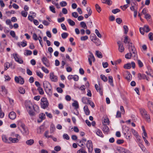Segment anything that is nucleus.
<instances>
[{
  "instance_id": "nucleus-2",
  "label": "nucleus",
  "mask_w": 153,
  "mask_h": 153,
  "mask_svg": "<svg viewBox=\"0 0 153 153\" xmlns=\"http://www.w3.org/2000/svg\"><path fill=\"white\" fill-rule=\"evenodd\" d=\"M10 135L11 137H9V140L12 143H17L21 139V136L19 134H16L14 132H11Z\"/></svg>"
},
{
  "instance_id": "nucleus-6",
  "label": "nucleus",
  "mask_w": 153,
  "mask_h": 153,
  "mask_svg": "<svg viewBox=\"0 0 153 153\" xmlns=\"http://www.w3.org/2000/svg\"><path fill=\"white\" fill-rule=\"evenodd\" d=\"M128 48L130 52H132L134 54V56L135 57L137 56L136 49L134 45L131 42H128Z\"/></svg>"
},
{
  "instance_id": "nucleus-52",
  "label": "nucleus",
  "mask_w": 153,
  "mask_h": 153,
  "mask_svg": "<svg viewBox=\"0 0 153 153\" xmlns=\"http://www.w3.org/2000/svg\"><path fill=\"white\" fill-rule=\"evenodd\" d=\"M63 137L64 139L67 140H68L70 139L69 136L66 134H64L63 135Z\"/></svg>"
},
{
  "instance_id": "nucleus-12",
  "label": "nucleus",
  "mask_w": 153,
  "mask_h": 153,
  "mask_svg": "<svg viewBox=\"0 0 153 153\" xmlns=\"http://www.w3.org/2000/svg\"><path fill=\"white\" fill-rule=\"evenodd\" d=\"M42 61L43 63L47 67H48L50 66V64L48 59L45 57L42 59Z\"/></svg>"
},
{
  "instance_id": "nucleus-31",
  "label": "nucleus",
  "mask_w": 153,
  "mask_h": 153,
  "mask_svg": "<svg viewBox=\"0 0 153 153\" xmlns=\"http://www.w3.org/2000/svg\"><path fill=\"white\" fill-rule=\"evenodd\" d=\"M72 105L76 109H77L79 108V104L78 102L76 101H75L72 104Z\"/></svg>"
},
{
  "instance_id": "nucleus-59",
  "label": "nucleus",
  "mask_w": 153,
  "mask_h": 153,
  "mask_svg": "<svg viewBox=\"0 0 153 153\" xmlns=\"http://www.w3.org/2000/svg\"><path fill=\"white\" fill-rule=\"evenodd\" d=\"M49 133V131H46L45 134H44V136L48 138H50V137H51V135H48V134Z\"/></svg>"
},
{
  "instance_id": "nucleus-44",
  "label": "nucleus",
  "mask_w": 153,
  "mask_h": 153,
  "mask_svg": "<svg viewBox=\"0 0 153 153\" xmlns=\"http://www.w3.org/2000/svg\"><path fill=\"white\" fill-rule=\"evenodd\" d=\"M131 131L132 134L135 137L139 135L138 133L134 129H132Z\"/></svg>"
},
{
  "instance_id": "nucleus-24",
  "label": "nucleus",
  "mask_w": 153,
  "mask_h": 153,
  "mask_svg": "<svg viewBox=\"0 0 153 153\" xmlns=\"http://www.w3.org/2000/svg\"><path fill=\"white\" fill-rule=\"evenodd\" d=\"M82 102L84 104H87L88 103L90 100L86 97H83L82 99Z\"/></svg>"
},
{
  "instance_id": "nucleus-3",
  "label": "nucleus",
  "mask_w": 153,
  "mask_h": 153,
  "mask_svg": "<svg viewBox=\"0 0 153 153\" xmlns=\"http://www.w3.org/2000/svg\"><path fill=\"white\" fill-rule=\"evenodd\" d=\"M140 112L142 117L145 119L147 122L149 123L151 121L150 116L147 114L146 110L143 109H140Z\"/></svg>"
},
{
  "instance_id": "nucleus-10",
  "label": "nucleus",
  "mask_w": 153,
  "mask_h": 153,
  "mask_svg": "<svg viewBox=\"0 0 153 153\" xmlns=\"http://www.w3.org/2000/svg\"><path fill=\"white\" fill-rule=\"evenodd\" d=\"M50 78L52 82H56L58 80L57 76L55 75L53 73H50Z\"/></svg>"
},
{
  "instance_id": "nucleus-35",
  "label": "nucleus",
  "mask_w": 153,
  "mask_h": 153,
  "mask_svg": "<svg viewBox=\"0 0 153 153\" xmlns=\"http://www.w3.org/2000/svg\"><path fill=\"white\" fill-rule=\"evenodd\" d=\"M67 21L70 25L71 26H74L75 25V22L72 20L69 19H68Z\"/></svg>"
},
{
  "instance_id": "nucleus-47",
  "label": "nucleus",
  "mask_w": 153,
  "mask_h": 153,
  "mask_svg": "<svg viewBox=\"0 0 153 153\" xmlns=\"http://www.w3.org/2000/svg\"><path fill=\"white\" fill-rule=\"evenodd\" d=\"M49 8L50 10L53 13H56V11L55 10V8L53 6H50L49 7Z\"/></svg>"
},
{
  "instance_id": "nucleus-17",
  "label": "nucleus",
  "mask_w": 153,
  "mask_h": 153,
  "mask_svg": "<svg viewBox=\"0 0 153 153\" xmlns=\"http://www.w3.org/2000/svg\"><path fill=\"white\" fill-rule=\"evenodd\" d=\"M9 117L12 120H14L16 117V113L13 112H10L9 115Z\"/></svg>"
},
{
  "instance_id": "nucleus-33",
  "label": "nucleus",
  "mask_w": 153,
  "mask_h": 153,
  "mask_svg": "<svg viewBox=\"0 0 153 153\" xmlns=\"http://www.w3.org/2000/svg\"><path fill=\"white\" fill-rule=\"evenodd\" d=\"M80 25L81 27L85 29H86L87 28V27L86 24L84 22H82L80 23Z\"/></svg>"
},
{
  "instance_id": "nucleus-21",
  "label": "nucleus",
  "mask_w": 153,
  "mask_h": 153,
  "mask_svg": "<svg viewBox=\"0 0 153 153\" xmlns=\"http://www.w3.org/2000/svg\"><path fill=\"white\" fill-rule=\"evenodd\" d=\"M34 143V140L33 139H30L26 141V143L28 145L31 146Z\"/></svg>"
},
{
  "instance_id": "nucleus-57",
  "label": "nucleus",
  "mask_w": 153,
  "mask_h": 153,
  "mask_svg": "<svg viewBox=\"0 0 153 153\" xmlns=\"http://www.w3.org/2000/svg\"><path fill=\"white\" fill-rule=\"evenodd\" d=\"M86 10L88 12V14L91 16L92 13V11L91 10V8L89 7H88L87 8Z\"/></svg>"
},
{
  "instance_id": "nucleus-4",
  "label": "nucleus",
  "mask_w": 153,
  "mask_h": 153,
  "mask_svg": "<svg viewBox=\"0 0 153 153\" xmlns=\"http://www.w3.org/2000/svg\"><path fill=\"white\" fill-rule=\"evenodd\" d=\"M21 127L22 129L20 130L22 134L25 136L28 135L29 134V131L27 127L23 123L21 124Z\"/></svg>"
},
{
  "instance_id": "nucleus-18",
  "label": "nucleus",
  "mask_w": 153,
  "mask_h": 153,
  "mask_svg": "<svg viewBox=\"0 0 153 153\" xmlns=\"http://www.w3.org/2000/svg\"><path fill=\"white\" fill-rule=\"evenodd\" d=\"M95 132L96 134L98 136L100 137H104V136L102 134V131L98 129H97Z\"/></svg>"
},
{
  "instance_id": "nucleus-29",
  "label": "nucleus",
  "mask_w": 153,
  "mask_h": 153,
  "mask_svg": "<svg viewBox=\"0 0 153 153\" xmlns=\"http://www.w3.org/2000/svg\"><path fill=\"white\" fill-rule=\"evenodd\" d=\"M96 54L99 58H101L102 57V55L101 53L99 51H97L96 52Z\"/></svg>"
},
{
  "instance_id": "nucleus-43",
  "label": "nucleus",
  "mask_w": 153,
  "mask_h": 153,
  "mask_svg": "<svg viewBox=\"0 0 153 153\" xmlns=\"http://www.w3.org/2000/svg\"><path fill=\"white\" fill-rule=\"evenodd\" d=\"M68 36V34L66 33H63L61 34V36L63 39H65Z\"/></svg>"
},
{
  "instance_id": "nucleus-9",
  "label": "nucleus",
  "mask_w": 153,
  "mask_h": 153,
  "mask_svg": "<svg viewBox=\"0 0 153 153\" xmlns=\"http://www.w3.org/2000/svg\"><path fill=\"white\" fill-rule=\"evenodd\" d=\"M140 33L142 34H144V32H148L150 30L149 27L147 25H145L143 27H140Z\"/></svg>"
},
{
  "instance_id": "nucleus-8",
  "label": "nucleus",
  "mask_w": 153,
  "mask_h": 153,
  "mask_svg": "<svg viewBox=\"0 0 153 153\" xmlns=\"http://www.w3.org/2000/svg\"><path fill=\"white\" fill-rule=\"evenodd\" d=\"M86 146L88 149L89 153H91L93 150V146L91 140H89L87 141Z\"/></svg>"
},
{
  "instance_id": "nucleus-39",
  "label": "nucleus",
  "mask_w": 153,
  "mask_h": 153,
  "mask_svg": "<svg viewBox=\"0 0 153 153\" xmlns=\"http://www.w3.org/2000/svg\"><path fill=\"white\" fill-rule=\"evenodd\" d=\"M100 78L104 82H105L107 81V77L104 75H100Z\"/></svg>"
},
{
  "instance_id": "nucleus-50",
  "label": "nucleus",
  "mask_w": 153,
  "mask_h": 153,
  "mask_svg": "<svg viewBox=\"0 0 153 153\" xmlns=\"http://www.w3.org/2000/svg\"><path fill=\"white\" fill-rule=\"evenodd\" d=\"M120 11V10L117 8L112 10L111 11L114 14H116L117 13L119 12Z\"/></svg>"
},
{
  "instance_id": "nucleus-42",
  "label": "nucleus",
  "mask_w": 153,
  "mask_h": 153,
  "mask_svg": "<svg viewBox=\"0 0 153 153\" xmlns=\"http://www.w3.org/2000/svg\"><path fill=\"white\" fill-rule=\"evenodd\" d=\"M25 51L26 52L24 54L25 55H30L32 54V52L31 51L28 50H26Z\"/></svg>"
},
{
  "instance_id": "nucleus-26",
  "label": "nucleus",
  "mask_w": 153,
  "mask_h": 153,
  "mask_svg": "<svg viewBox=\"0 0 153 153\" xmlns=\"http://www.w3.org/2000/svg\"><path fill=\"white\" fill-rule=\"evenodd\" d=\"M44 131V128L42 126H40L37 129V132L39 134H41Z\"/></svg>"
},
{
  "instance_id": "nucleus-40",
  "label": "nucleus",
  "mask_w": 153,
  "mask_h": 153,
  "mask_svg": "<svg viewBox=\"0 0 153 153\" xmlns=\"http://www.w3.org/2000/svg\"><path fill=\"white\" fill-rule=\"evenodd\" d=\"M95 7L97 11L99 13H100L101 11V10L100 7L99 5L97 4H95Z\"/></svg>"
},
{
  "instance_id": "nucleus-13",
  "label": "nucleus",
  "mask_w": 153,
  "mask_h": 153,
  "mask_svg": "<svg viewBox=\"0 0 153 153\" xmlns=\"http://www.w3.org/2000/svg\"><path fill=\"white\" fill-rule=\"evenodd\" d=\"M39 118L37 122L40 123L45 118V115L44 113H41L39 115Z\"/></svg>"
},
{
  "instance_id": "nucleus-41",
  "label": "nucleus",
  "mask_w": 153,
  "mask_h": 153,
  "mask_svg": "<svg viewBox=\"0 0 153 153\" xmlns=\"http://www.w3.org/2000/svg\"><path fill=\"white\" fill-rule=\"evenodd\" d=\"M1 91L4 94H6L7 93V90L4 86H1Z\"/></svg>"
},
{
  "instance_id": "nucleus-63",
  "label": "nucleus",
  "mask_w": 153,
  "mask_h": 153,
  "mask_svg": "<svg viewBox=\"0 0 153 153\" xmlns=\"http://www.w3.org/2000/svg\"><path fill=\"white\" fill-rule=\"evenodd\" d=\"M42 23L44 25L46 26L50 24L49 22L45 20H43L42 22Z\"/></svg>"
},
{
  "instance_id": "nucleus-60",
  "label": "nucleus",
  "mask_w": 153,
  "mask_h": 153,
  "mask_svg": "<svg viewBox=\"0 0 153 153\" xmlns=\"http://www.w3.org/2000/svg\"><path fill=\"white\" fill-rule=\"evenodd\" d=\"M145 18L148 20L151 18V16L149 14L147 13L145 15Z\"/></svg>"
},
{
  "instance_id": "nucleus-58",
  "label": "nucleus",
  "mask_w": 153,
  "mask_h": 153,
  "mask_svg": "<svg viewBox=\"0 0 153 153\" xmlns=\"http://www.w3.org/2000/svg\"><path fill=\"white\" fill-rule=\"evenodd\" d=\"M130 40V39H128V36H126L124 42L125 43H128V42H129V41Z\"/></svg>"
},
{
  "instance_id": "nucleus-14",
  "label": "nucleus",
  "mask_w": 153,
  "mask_h": 153,
  "mask_svg": "<svg viewBox=\"0 0 153 153\" xmlns=\"http://www.w3.org/2000/svg\"><path fill=\"white\" fill-rule=\"evenodd\" d=\"M13 56L15 61L20 64L23 63V60L21 58H19L17 56V54H13Z\"/></svg>"
},
{
  "instance_id": "nucleus-49",
  "label": "nucleus",
  "mask_w": 153,
  "mask_h": 153,
  "mask_svg": "<svg viewBox=\"0 0 153 153\" xmlns=\"http://www.w3.org/2000/svg\"><path fill=\"white\" fill-rule=\"evenodd\" d=\"M36 74L37 76L40 78H42L43 77V74L40 71H36Z\"/></svg>"
},
{
  "instance_id": "nucleus-46",
  "label": "nucleus",
  "mask_w": 153,
  "mask_h": 153,
  "mask_svg": "<svg viewBox=\"0 0 153 153\" xmlns=\"http://www.w3.org/2000/svg\"><path fill=\"white\" fill-rule=\"evenodd\" d=\"M123 28L124 30V33L126 34L128 32V27L126 25H124L123 26Z\"/></svg>"
},
{
  "instance_id": "nucleus-25",
  "label": "nucleus",
  "mask_w": 153,
  "mask_h": 153,
  "mask_svg": "<svg viewBox=\"0 0 153 153\" xmlns=\"http://www.w3.org/2000/svg\"><path fill=\"white\" fill-rule=\"evenodd\" d=\"M126 78L128 81H130L132 79V75L129 73H128L127 76L126 77Z\"/></svg>"
},
{
  "instance_id": "nucleus-56",
  "label": "nucleus",
  "mask_w": 153,
  "mask_h": 153,
  "mask_svg": "<svg viewBox=\"0 0 153 153\" xmlns=\"http://www.w3.org/2000/svg\"><path fill=\"white\" fill-rule=\"evenodd\" d=\"M149 37L150 40H153V33L150 32L149 34Z\"/></svg>"
},
{
  "instance_id": "nucleus-54",
  "label": "nucleus",
  "mask_w": 153,
  "mask_h": 153,
  "mask_svg": "<svg viewBox=\"0 0 153 153\" xmlns=\"http://www.w3.org/2000/svg\"><path fill=\"white\" fill-rule=\"evenodd\" d=\"M41 68L42 70L45 73L48 74L49 73V71L48 69L45 67L43 66Z\"/></svg>"
},
{
  "instance_id": "nucleus-27",
  "label": "nucleus",
  "mask_w": 153,
  "mask_h": 153,
  "mask_svg": "<svg viewBox=\"0 0 153 153\" xmlns=\"http://www.w3.org/2000/svg\"><path fill=\"white\" fill-rule=\"evenodd\" d=\"M108 82L110 83L111 85L112 86H113L114 85L113 84V80L112 77L111 76H108Z\"/></svg>"
},
{
  "instance_id": "nucleus-51",
  "label": "nucleus",
  "mask_w": 153,
  "mask_h": 153,
  "mask_svg": "<svg viewBox=\"0 0 153 153\" xmlns=\"http://www.w3.org/2000/svg\"><path fill=\"white\" fill-rule=\"evenodd\" d=\"M137 63L138 65L139 66L140 68H141L143 66V64L141 61L139 59L137 60Z\"/></svg>"
},
{
  "instance_id": "nucleus-38",
  "label": "nucleus",
  "mask_w": 153,
  "mask_h": 153,
  "mask_svg": "<svg viewBox=\"0 0 153 153\" xmlns=\"http://www.w3.org/2000/svg\"><path fill=\"white\" fill-rule=\"evenodd\" d=\"M4 70H6L10 67V64L8 62H6L4 63Z\"/></svg>"
},
{
  "instance_id": "nucleus-7",
  "label": "nucleus",
  "mask_w": 153,
  "mask_h": 153,
  "mask_svg": "<svg viewBox=\"0 0 153 153\" xmlns=\"http://www.w3.org/2000/svg\"><path fill=\"white\" fill-rule=\"evenodd\" d=\"M48 103L47 99L44 97H42L41 99V105L42 107L45 109L48 106Z\"/></svg>"
},
{
  "instance_id": "nucleus-30",
  "label": "nucleus",
  "mask_w": 153,
  "mask_h": 153,
  "mask_svg": "<svg viewBox=\"0 0 153 153\" xmlns=\"http://www.w3.org/2000/svg\"><path fill=\"white\" fill-rule=\"evenodd\" d=\"M55 127L54 125L53 124H51V125L50 131L51 133H52L55 131Z\"/></svg>"
},
{
  "instance_id": "nucleus-19",
  "label": "nucleus",
  "mask_w": 153,
  "mask_h": 153,
  "mask_svg": "<svg viewBox=\"0 0 153 153\" xmlns=\"http://www.w3.org/2000/svg\"><path fill=\"white\" fill-rule=\"evenodd\" d=\"M84 110L86 115H88L90 114V111L88 106L86 105L84 107Z\"/></svg>"
},
{
  "instance_id": "nucleus-55",
  "label": "nucleus",
  "mask_w": 153,
  "mask_h": 153,
  "mask_svg": "<svg viewBox=\"0 0 153 153\" xmlns=\"http://www.w3.org/2000/svg\"><path fill=\"white\" fill-rule=\"evenodd\" d=\"M21 14L23 16L26 17L27 14V12L25 11H22L21 12Z\"/></svg>"
},
{
  "instance_id": "nucleus-1",
  "label": "nucleus",
  "mask_w": 153,
  "mask_h": 153,
  "mask_svg": "<svg viewBox=\"0 0 153 153\" xmlns=\"http://www.w3.org/2000/svg\"><path fill=\"white\" fill-rule=\"evenodd\" d=\"M25 106L26 109L30 116L34 115L35 111L37 112L38 111V107L36 105H33L30 101L26 102Z\"/></svg>"
},
{
  "instance_id": "nucleus-5",
  "label": "nucleus",
  "mask_w": 153,
  "mask_h": 153,
  "mask_svg": "<svg viewBox=\"0 0 153 153\" xmlns=\"http://www.w3.org/2000/svg\"><path fill=\"white\" fill-rule=\"evenodd\" d=\"M43 86L47 92L51 94L52 87L50 83L48 81H45L43 82Z\"/></svg>"
},
{
  "instance_id": "nucleus-16",
  "label": "nucleus",
  "mask_w": 153,
  "mask_h": 153,
  "mask_svg": "<svg viewBox=\"0 0 153 153\" xmlns=\"http://www.w3.org/2000/svg\"><path fill=\"white\" fill-rule=\"evenodd\" d=\"M95 87L96 90L98 92H99L101 95H102V89L100 87H99L97 84L95 85Z\"/></svg>"
},
{
  "instance_id": "nucleus-45",
  "label": "nucleus",
  "mask_w": 153,
  "mask_h": 153,
  "mask_svg": "<svg viewBox=\"0 0 153 153\" xmlns=\"http://www.w3.org/2000/svg\"><path fill=\"white\" fill-rule=\"evenodd\" d=\"M95 33L98 37L100 38H101L102 36L98 30L96 29L95 30Z\"/></svg>"
},
{
  "instance_id": "nucleus-62",
  "label": "nucleus",
  "mask_w": 153,
  "mask_h": 153,
  "mask_svg": "<svg viewBox=\"0 0 153 153\" xmlns=\"http://www.w3.org/2000/svg\"><path fill=\"white\" fill-rule=\"evenodd\" d=\"M87 153L83 149H81L77 151V153Z\"/></svg>"
},
{
  "instance_id": "nucleus-23",
  "label": "nucleus",
  "mask_w": 153,
  "mask_h": 153,
  "mask_svg": "<svg viewBox=\"0 0 153 153\" xmlns=\"http://www.w3.org/2000/svg\"><path fill=\"white\" fill-rule=\"evenodd\" d=\"M102 131L105 132H108L109 131V129L108 127L105 125H103L102 127Z\"/></svg>"
},
{
  "instance_id": "nucleus-32",
  "label": "nucleus",
  "mask_w": 153,
  "mask_h": 153,
  "mask_svg": "<svg viewBox=\"0 0 153 153\" xmlns=\"http://www.w3.org/2000/svg\"><path fill=\"white\" fill-rule=\"evenodd\" d=\"M19 91L20 94H23L25 93V90L22 87H20L19 88Z\"/></svg>"
},
{
  "instance_id": "nucleus-20",
  "label": "nucleus",
  "mask_w": 153,
  "mask_h": 153,
  "mask_svg": "<svg viewBox=\"0 0 153 153\" xmlns=\"http://www.w3.org/2000/svg\"><path fill=\"white\" fill-rule=\"evenodd\" d=\"M2 139L3 141L5 143H10L9 141V140H8L7 137L5 135H3L2 136Z\"/></svg>"
},
{
  "instance_id": "nucleus-37",
  "label": "nucleus",
  "mask_w": 153,
  "mask_h": 153,
  "mask_svg": "<svg viewBox=\"0 0 153 153\" xmlns=\"http://www.w3.org/2000/svg\"><path fill=\"white\" fill-rule=\"evenodd\" d=\"M37 90L40 94L42 95L44 94V92L42 88L41 87L38 88Z\"/></svg>"
},
{
  "instance_id": "nucleus-61",
  "label": "nucleus",
  "mask_w": 153,
  "mask_h": 153,
  "mask_svg": "<svg viewBox=\"0 0 153 153\" xmlns=\"http://www.w3.org/2000/svg\"><path fill=\"white\" fill-rule=\"evenodd\" d=\"M72 16L75 18H77L78 17V14L76 12H74L72 13Z\"/></svg>"
},
{
  "instance_id": "nucleus-34",
  "label": "nucleus",
  "mask_w": 153,
  "mask_h": 153,
  "mask_svg": "<svg viewBox=\"0 0 153 153\" xmlns=\"http://www.w3.org/2000/svg\"><path fill=\"white\" fill-rule=\"evenodd\" d=\"M124 68L126 69H129L131 68V64L130 63H128L124 65Z\"/></svg>"
},
{
  "instance_id": "nucleus-53",
  "label": "nucleus",
  "mask_w": 153,
  "mask_h": 153,
  "mask_svg": "<svg viewBox=\"0 0 153 153\" xmlns=\"http://www.w3.org/2000/svg\"><path fill=\"white\" fill-rule=\"evenodd\" d=\"M67 3L65 1H62L60 3V5L62 7H65L67 5Z\"/></svg>"
},
{
  "instance_id": "nucleus-15",
  "label": "nucleus",
  "mask_w": 153,
  "mask_h": 153,
  "mask_svg": "<svg viewBox=\"0 0 153 153\" xmlns=\"http://www.w3.org/2000/svg\"><path fill=\"white\" fill-rule=\"evenodd\" d=\"M117 44L119 46V51L120 52H122L124 51V48L123 45L122 44L120 41H119L117 42Z\"/></svg>"
},
{
  "instance_id": "nucleus-48",
  "label": "nucleus",
  "mask_w": 153,
  "mask_h": 153,
  "mask_svg": "<svg viewBox=\"0 0 153 153\" xmlns=\"http://www.w3.org/2000/svg\"><path fill=\"white\" fill-rule=\"evenodd\" d=\"M88 39V37L87 36H81L80 37V40L82 41H85Z\"/></svg>"
},
{
  "instance_id": "nucleus-64",
  "label": "nucleus",
  "mask_w": 153,
  "mask_h": 153,
  "mask_svg": "<svg viewBox=\"0 0 153 153\" xmlns=\"http://www.w3.org/2000/svg\"><path fill=\"white\" fill-rule=\"evenodd\" d=\"M128 5L127 4H126L124 5L123 6H121L120 7L123 10H126V8H127L128 7Z\"/></svg>"
},
{
  "instance_id": "nucleus-36",
  "label": "nucleus",
  "mask_w": 153,
  "mask_h": 153,
  "mask_svg": "<svg viewBox=\"0 0 153 153\" xmlns=\"http://www.w3.org/2000/svg\"><path fill=\"white\" fill-rule=\"evenodd\" d=\"M132 53L131 52L129 53H128L125 55V57L127 59H130L131 57Z\"/></svg>"
},
{
  "instance_id": "nucleus-28",
  "label": "nucleus",
  "mask_w": 153,
  "mask_h": 153,
  "mask_svg": "<svg viewBox=\"0 0 153 153\" xmlns=\"http://www.w3.org/2000/svg\"><path fill=\"white\" fill-rule=\"evenodd\" d=\"M103 125H107L109 124V120L108 118L105 119L102 121Z\"/></svg>"
},
{
  "instance_id": "nucleus-11",
  "label": "nucleus",
  "mask_w": 153,
  "mask_h": 153,
  "mask_svg": "<svg viewBox=\"0 0 153 153\" xmlns=\"http://www.w3.org/2000/svg\"><path fill=\"white\" fill-rule=\"evenodd\" d=\"M90 54L88 56V60L90 65H91L92 60L93 62H94L95 59L93 54L91 53L90 52Z\"/></svg>"
},
{
  "instance_id": "nucleus-22",
  "label": "nucleus",
  "mask_w": 153,
  "mask_h": 153,
  "mask_svg": "<svg viewBox=\"0 0 153 153\" xmlns=\"http://www.w3.org/2000/svg\"><path fill=\"white\" fill-rule=\"evenodd\" d=\"M102 2L109 5H111L112 4V1L111 0H102Z\"/></svg>"
}]
</instances>
